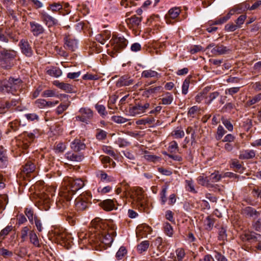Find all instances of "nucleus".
<instances>
[{
  "label": "nucleus",
  "instance_id": "1",
  "mask_svg": "<svg viewBox=\"0 0 261 261\" xmlns=\"http://www.w3.org/2000/svg\"><path fill=\"white\" fill-rule=\"evenodd\" d=\"M88 233L84 232L79 233L80 240L88 239L89 243L93 245L96 250H101L110 247L116 236L114 226L107 224L105 220L99 218L93 220Z\"/></svg>",
  "mask_w": 261,
  "mask_h": 261
},
{
  "label": "nucleus",
  "instance_id": "2",
  "mask_svg": "<svg viewBox=\"0 0 261 261\" xmlns=\"http://www.w3.org/2000/svg\"><path fill=\"white\" fill-rule=\"evenodd\" d=\"M65 187L63 188L60 192V198L58 201V204L64 203L63 206H68L72 196L79 190L82 189L85 185L84 181L80 178L74 179L67 177L64 180Z\"/></svg>",
  "mask_w": 261,
  "mask_h": 261
},
{
  "label": "nucleus",
  "instance_id": "3",
  "mask_svg": "<svg viewBox=\"0 0 261 261\" xmlns=\"http://www.w3.org/2000/svg\"><path fill=\"white\" fill-rule=\"evenodd\" d=\"M17 52L13 49H3L0 51V66L5 69H10L14 65Z\"/></svg>",
  "mask_w": 261,
  "mask_h": 261
},
{
  "label": "nucleus",
  "instance_id": "4",
  "mask_svg": "<svg viewBox=\"0 0 261 261\" xmlns=\"http://www.w3.org/2000/svg\"><path fill=\"white\" fill-rule=\"evenodd\" d=\"M91 195L90 192L81 194L75 200V206L77 211H83L87 208L91 203Z\"/></svg>",
  "mask_w": 261,
  "mask_h": 261
},
{
  "label": "nucleus",
  "instance_id": "5",
  "mask_svg": "<svg viewBox=\"0 0 261 261\" xmlns=\"http://www.w3.org/2000/svg\"><path fill=\"white\" fill-rule=\"evenodd\" d=\"M113 51L109 53L111 56L114 57L115 53L118 52L124 48L127 44V41L123 37H116L113 39Z\"/></svg>",
  "mask_w": 261,
  "mask_h": 261
},
{
  "label": "nucleus",
  "instance_id": "6",
  "mask_svg": "<svg viewBox=\"0 0 261 261\" xmlns=\"http://www.w3.org/2000/svg\"><path fill=\"white\" fill-rule=\"evenodd\" d=\"M149 103L148 102H139L135 106L129 109L128 112L131 116H135L141 115L146 112V110L149 107Z\"/></svg>",
  "mask_w": 261,
  "mask_h": 261
},
{
  "label": "nucleus",
  "instance_id": "7",
  "mask_svg": "<svg viewBox=\"0 0 261 261\" xmlns=\"http://www.w3.org/2000/svg\"><path fill=\"white\" fill-rule=\"evenodd\" d=\"M135 195V200L139 208L141 210H145L147 207V203L146 199L144 198V192L142 189L137 188L136 190Z\"/></svg>",
  "mask_w": 261,
  "mask_h": 261
},
{
  "label": "nucleus",
  "instance_id": "8",
  "mask_svg": "<svg viewBox=\"0 0 261 261\" xmlns=\"http://www.w3.org/2000/svg\"><path fill=\"white\" fill-rule=\"evenodd\" d=\"M80 115L77 116L75 118L76 120L88 123L89 121L93 117V112L87 108H82L79 110Z\"/></svg>",
  "mask_w": 261,
  "mask_h": 261
},
{
  "label": "nucleus",
  "instance_id": "9",
  "mask_svg": "<svg viewBox=\"0 0 261 261\" xmlns=\"http://www.w3.org/2000/svg\"><path fill=\"white\" fill-rule=\"evenodd\" d=\"M213 47L211 49V53L212 56H216L228 54L230 52V49L226 46L223 45L218 44L215 46L214 44H210L207 47L206 49H210Z\"/></svg>",
  "mask_w": 261,
  "mask_h": 261
},
{
  "label": "nucleus",
  "instance_id": "10",
  "mask_svg": "<svg viewBox=\"0 0 261 261\" xmlns=\"http://www.w3.org/2000/svg\"><path fill=\"white\" fill-rule=\"evenodd\" d=\"M55 233L56 236V239L61 244H65V245H66L67 244V245H70V244L72 242V238L71 234L68 233L66 231H61L59 230H56Z\"/></svg>",
  "mask_w": 261,
  "mask_h": 261
},
{
  "label": "nucleus",
  "instance_id": "11",
  "mask_svg": "<svg viewBox=\"0 0 261 261\" xmlns=\"http://www.w3.org/2000/svg\"><path fill=\"white\" fill-rule=\"evenodd\" d=\"M181 10L179 7H173L171 8L165 15L166 22L168 24H171L172 23L171 20L176 19L180 13Z\"/></svg>",
  "mask_w": 261,
  "mask_h": 261
},
{
  "label": "nucleus",
  "instance_id": "12",
  "mask_svg": "<svg viewBox=\"0 0 261 261\" xmlns=\"http://www.w3.org/2000/svg\"><path fill=\"white\" fill-rule=\"evenodd\" d=\"M249 3L247 1L234 6L229 11L231 15L240 14L248 10Z\"/></svg>",
  "mask_w": 261,
  "mask_h": 261
},
{
  "label": "nucleus",
  "instance_id": "13",
  "mask_svg": "<svg viewBox=\"0 0 261 261\" xmlns=\"http://www.w3.org/2000/svg\"><path fill=\"white\" fill-rule=\"evenodd\" d=\"M40 15L42 20L48 27H51L58 24V20L45 11L41 12Z\"/></svg>",
  "mask_w": 261,
  "mask_h": 261
},
{
  "label": "nucleus",
  "instance_id": "14",
  "mask_svg": "<svg viewBox=\"0 0 261 261\" xmlns=\"http://www.w3.org/2000/svg\"><path fill=\"white\" fill-rule=\"evenodd\" d=\"M21 52L27 57H31L33 55V49L29 43L25 39H22L19 43Z\"/></svg>",
  "mask_w": 261,
  "mask_h": 261
},
{
  "label": "nucleus",
  "instance_id": "15",
  "mask_svg": "<svg viewBox=\"0 0 261 261\" xmlns=\"http://www.w3.org/2000/svg\"><path fill=\"white\" fill-rule=\"evenodd\" d=\"M31 32L35 36H38L43 33L44 29L42 25L35 21L30 22Z\"/></svg>",
  "mask_w": 261,
  "mask_h": 261
},
{
  "label": "nucleus",
  "instance_id": "16",
  "mask_svg": "<svg viewBox=\"0 0 261 261\" xmlns=\"http://www.w3.org/2000/svg\"><path fill=\"white\" fill-rule=\"evenodd\" d=\"M242 214L246 218H256L260 215L259 212L250 206H247L243 209Z\"/></svg>",
  "mask_w": 261,
  "mask_h": 261
},
{
  "label": "nucleus",
  "instance_id": "17",
  "mask_svg": "<svg viewBox=\"0 0 261 261\" xmlns=\"http://www.w3.org/2000/svg\"><path fill=\"white\" fill-rule=\"evenodd\" d=\"M117 201L114 199H106L100 203V206L106 211H111L116 208L115 203Z\"/></svg>",
  "mask_w": 261,
  "mask_h": 261
},
{
  "label": "nucleus",
  "instance_id": "18",
  "mask_svg": "<svg viewBox=\"0 0 261 261\" xmlns=\"http://www.w3.org/2000/svg\"><path fill=\"white\" fill-rule=\"evenodd\" d=\"M35 135L33 133H24L23 134V140L22 141V147L26 149L28 148L30 144L35 139Z\"/></svg>",
  "mask_w": 261,
  "mask_h": 261
},
{
  "label": "nucleus",
  "instance_id": "19",
  "mask_svg": "<svg viewBox=\"0 0 261 261\" xmlns=\"http://www.w3.org/2000/svg\"><path fill=\"white\" fill-rule=\"evenodd\" d=\"M35 135L33 133H24L23 134V140L22 141V147L26 149L28 148L30 144L35 139Z\"/></svg>",
  "mask_w": 261,
  "mask_h": 261
},
{
  "label": "nucleus",
  "instance_id": "20",
  "mask_svg": "<svg viewBox=\"0 0 261 261\" xmlns=\"http://www.w3.org/2000/svg\"><path fill=\"white\" fill-rule=\"evenodd\" d=\"M70 147L74 151L78 152L86 148L85 144L80 139H75L70 144Z\"/></svg>",
  "mask_w": 261,
  "mask_h": 261
},
{
  "label": "nucleus",
  "instance_id": "21",
  "mask_svg": "<svg viewBox=\"0 0 261 261\" xmlns=\"http://www.w3.org/2000/svg\"><path fill=\"white\" fill-rule=\"evenodd\" d=\"M38 206L40 209L47 211L50 207V200L47 195H44L38 201Z\"/></svg>",
  "mask_w": 261,
  "mask_h": 261
},
{
  "label": "nucleus",
  "instance_id": "22",
  "mask_svg": "<svg viewBox=\"0 0 261 261\" xmlns=\"http://www.w3.org/2000/svg\"><path fill=\"white\" fill-rule=\"evenodd\" d=\"M29 240L30 243L35 247L40 248L42 246V243H41L38 236L33 230L30 232Z\"/></svg>",
  "mask_w": 261,
  "mask_h": 261
},
{
  "label": "nucleus",
  "instance_id": "23",
  "mask_svg": "<svg viewBox=\"0 0 261 261\" xmlns=\"http://www.w3.org/2000/svg\"><path fill=\"white\" fill-rule=\"evenodd\" d=\"M14 83H0V92L9 93L13 91Z\"/></svg>",
  "mask_w": 261,
  "mask_h": 261
},
{
  "label": "nucleus",
  "instance_id": "24",
  "mask_svg": "<svg viewBox=\"0 0 261 261\" xmlns=\"http://www.w3.org/2000/svg\"><path fill=\"white\" fill-rule=\"evenodd\" d=\"M65 156L68 160L74 162H81L84 158V155L81 153H74L71 152H67Z\"/></svg>",
  "mask_w": 261,
  "mask_h": 261
},
{
  "label": "nucleus",
  "instance_id": "25",
  "mask_svg": "<svg viewBox=\"0 0 261 261\" xmlns=\"http://www.w3.org/2000/svg\"><path fill=\"white\" fill-rule=\"evenodd\" d=\"M55 85L66 92H74L75 91L73 86L68 83H56Z\"/></svg>",
  "mask_w": 261,
  "mask_h": 261
},
{
  "label": "nucleus",
  "instance_id": "26",
  "mask_svg": "<svg viewBox=\"0 0 261 261\" xmlns=\"http://www.w3.org/2000/svg\"><path fill=\"white\" fill-rule=\"evenodd\" d=\"M65 41V45L68 49L74 51L77 48V41L75 39L66 37Z\"/></svg>",
  "mask_w": 261,
  "mask_h": 261
},
{
  "label": "nucleus",
  "instance_id": "27",
  "mask_svg": "<svg viewBox=\"0 0 261 261\" xmlns=\"http://www.w3.org/2000/svg\"><path fill=\"white\" fill-rule=\"evenodd\" d=\"M110 37V32L106 30L102 33L98 34L96 37V40L101 44H104L106 41L109 39Z\"/></svg>",
  "mask_w": 261,
  "mask_h": 261
},
{
  "label": "nucleus",
  "instance_id": "28",
  "mask_svg": "<svg viewBox=\"0 0 261 261\" xmlns=\"http://www.w3.org/2000/svg\"><path fill=\"white\" fill-rule=\"evenodd\" d=\"M255 152L252 150H244L240 152L239 158L240 159H250L255 156Z\"/></svg>",
  "mask_w": 261,
  "mask_h": 261
},
{
  "label": "nucleus",
  "instance_id": "29",
  "mask_svg": "<svg viewBox=\"0 0 261 261\" xmlns=\"http://www.w3.org/2000/svg\"><path fill=\"white\" fill-rule=\"evenodd\" d=\"M197 180L198 183L202 186L206 187L208 188H213L214 187V185L210 182V179H208L207 177L199 176Z\"/></svg>",
  "mask_w": 261,
  "mask_h": 261
},
{
  "label": "nucleus",
  "instance_id": "30",
  "mask_svg": "<svg viewBox=\"0 0 261 261\" xmlns=\"http://www.w3.org/2000/svg\"><path fill=\"white\" fill-rule=\"evenodd\" d=\"M150 245L149 241L146 240L141 242L137 246V250L139 253L141 254L147 250Z\"/></svg>",
  "mask_w": 261,
  "mask_h": 261
},
{
  "label": "nucleus",
  "instance_id": "31",
  "mask_svg": "<svg viewBox=\"0 0 261 261\" xmlns=\"http://www.w3.org/2000/svg\"><path fill=\"white\" fill-rule=\"evenodd\" d=\"M96 176L101 181H111V179L108 174L102 170H98L95 172Z\"/></svg>",
  "mask_w": 261,
  "mask_h": 261
},
{
  "label": "nucleus",
  "instance_id": "32",
  "mask_svg": "<svg viewBox=\"0 0 261 261\" xmlns=\"http://www.w3.org/2000/svg\"><path fill=\"white\" fill-rule=\"evenodd\" d=\"M141 21L142 18L141 17H137L136 15H134L126 20L127 23L130 24L132 27L138 26Z\"/></svg>",
  "mask_w": 261,
  "mask_h": 261
},
{
  "label": "nucleus",
  "instance_id": "33",
  "mask_svg": "<svg viewBox=\"0 0 261 261\" xmlns=\"http://www.w3.org/2000/svg\"><path fill=\"white\" fill-rule=\"evenodd\" d=\"M247 2L249 3L248 10L250 11L257 10L261 6L260 0H248Z\"/></svg>",
  "mask_w": 261,
  "mask_h": 261
},
{
  "label": "nucleus",
  "instance_id": "34",
  "mask_svg": "<svg viewBox=\"0 0 261 261\" xmlns=\"http://www.w3.org/2000/svg\"><path fill=\"white\" fill-rule=\"evenodd\" d=\"M215 221V218L211 216H207L204 220L205 228L208 231L211 230L213 228Z\"/></svg>",
  "mask_w": 261,
  "mask_h": 261
},
{
  "label": "nucleus",
  "instance_id": "35",
  "mask_svg": "<svg viewBox=\"0 0 261 261\" xmlns=\"http://www.w3.org/2000/svg\"><path fill=\"white\" fill-rule=\"evenodd\" d=\"M8 163V160L6 153L0 148V168L6 167Z\"/></svg>",
  "mask_w": 261,
  "mask_h": 261
},
{
  "label": "nucleus",
  "instance_id": "36",
  "mask_svg": "<svg viewBox=\"0 0 261 261\" xmlns=\"http://www.w3.org/2000/svg\"><path fill=\"white\" fill-rule=\"evenodd\" d=\"M231 16L232 15H231V13H230V12H229L225 16L218 18L214 21L210 22V23L211 25L221 24L226 22L230 18Z\"/></svg>",
  "mask_w": 261,
  "mask_h": 261
},
{
  "label": "nucleus",
  "instance_id": "37",
  "mask_svg": "<svg viewBox=\"0 0 261 261\" xmlns=\"http://www.w3.org/2000/svg\"><path fill=\"white\" fill-rule=\"evenodd\" d=\"M176 256L175 257L176 258L175 260L177 261H183V259L186 257V252L185 250L182 248H178L175 250Z\"/></svg>",
  "mask_w": 261,
  "mask_h": 261
},
{
  "label": "nucleus",
  "instance_id": "38",
  "mask_svg": "<svg viewBox=\"0 0 261 261\" xmlns=\"http://www.w3.org/2000/svg\"><path fill=\"white\" fill-rule=\"evenodd\" d=\"M168 190L167 186H164L162 187V190L160 193V198L162 205H165L167 198V192Z\"/></svg>",
  "mask_w": 261,
  "mask_h": 261
},
{
  "label": "nucleus",
  "instance_id": "39",
  "mask_svg": "<svg viewBox=\"0 0 261 261\" xmlns=\"http://www.w3.org/2000/svg\"><path fill=\"white\" fill-rule=\"evenodd\" d=\"M31 231L28 226H24L22 227L20 230V238L21 242H24L26 241L28 237H29V233Z\"/></svg>",
  "mask_w": 261,
  "mask_h": 261
},
{
  "label": "nucleus",
  "instance_id": "40",
  "mask_svg": "<svg viewBox=\"0 0 261 261\" xmlns=\"http://www.w3.org/2000/svg\"><path fill=\"white\" fill-rule=\"evenodd\" d=\"M35 169V166L31 162H28L24 165L23 172L27 175L33 172Z\"/></svg>",
  "mask_w": 261,
  "mask_h": 261
},
{
  "label": "nucleus",
  "instance_id": "41",
  "mask_svg": "<svg viewBox=\"0 0 261 261\" xmlns=\"http://www.w3.org/2000/svg\"><path fill=\"white\" fill-rule=\"evenodd\" d=\"M261 100V93H259L252 97L246 102V107H250L251 106L259 102Z\"/></svg>",
  "mask_w": 261,
  "mask_h": 261
},
{
  "label": "nucleus",
  "instance_id": "42",
  "mask_svg": "<svg viewBox=\"0 0 261 261\" xmlns=\"http://www.w3.org/2000/svg\"><path fill=\"white\" fill-rule=\"evenodd\" d=\"M47 73L48 75L58 77L62 74L61 70L57 67H52L47 70Z\"/></svg>",
  "mask_w": 261,
  "mask_h": 261
},
{
  "label": "nucleus",
  "instance_id": "43",
  "mask_svg": "<svg viewBox=\"0 0 261 261\" xmlns=\"http://www.w3.org/2000/svg\"><path fill=\"white\" fill-rule=\"evenodd\" d=\"M66 149V144L64 142H57L54 147V150L56 153H62Z\"/></svg>",
  "mask_w": 261,
  "mask_h": 261
},
{
  "label": "nucleus",
  "instance_id": "44",
  "mask_svg": "<svg viewBox=\"0 0 261 261\" xmlns=\"http://www.w3.org/2000/svg\"><path fill=\"white\" fill-rule=\"evenodd\" d=\"M127 251L124 246H121L116 254V257L118 260L122 259L126 255Z\"/></svg>",
  "mask_w": 261,
  "mask_h": 261
},
{
  "label": "nucleus",
  "instance_id": "45",
  "mask_svg": "<svg viewBox=\"0 0 261 261\" xmlns=\"http://www.w3.org/2000/svg\"><path fill=\"white\" fill-rule=\"evenodd\" d=\"M12 105L7 101H0V114L5 113Z\"/></svg>",
  "mask_w": 261,
  "mask_h": 261
},
{
  "label": "nucleus",
  "instance_id": "46",
  "mask_svg": "<svg viewBox=\"0 0 261 261\" xmlns=\"http://www.w3.org/2000/svg\"><path fill=\"white\" fill-rule=\"evenodd\" d=\"M63 8L62 5L60 3H54L49 5L47 7L48 10H50L53 12H58Z\"/></svg>",
  "mask_w": 261,
  "mask_h": 261
},
{
  "label": "nucleus",
  "instance_id": "47",
  "mask_svg": "<svg viewBox=\"0 0 261 261\" xmlns=\"http://www.w3.org/2000/svg\"><path fill=\"white\" fill-rule=\"evenodd\" d=\"M24 213L28 217L30 223L33 224L34 219V212L32 208L27 207L25 208Z\"/></svg>",
  "mask_w": 261,
  "mask_h": 261
},
{
  "label": "nucleus",
  "instance_id": "48",
  "mask_svg": "<svg viewBox=\"0 0 261 261\" xmlns=\"http://www.w3.org/2000/svg\"><path fill=\"white\" fill-rule=\"evenodd\" d=\"M12 229L13 226L12 225L7 226L0 232V238L2 240L5 239L6 237L12 230Z\"/></svg>",
  "mask_w": 261,
  "mask_h": 261
},
{
  "label": "nucleus",
  "instance_id": "49",
  "mask_svg": "<svg viewBox=\"0 0 261 261\" xmlns=\"http://www.w3.org/2000/svg\"><path fill=\"white\" fill-rule=\"evenodd\" d=\"M142 75L146 78L157 77L158 73L157 72L152 70H146L143 71Z\"/></svg>",
  "mask_w": 261,
  "mask_h": 261
},
{
  "label": "nucleus",
  "instance_id": "50",
  "mask_svg": "<svg viewBox=\"0 0 261 261\" xmlns=\"http://www.w3.org/2000/svg\"><path fill=\"white\" fill-rule=\"evenodd\" d=\"M185 182L186 188L188 191L194 193H197L194 187V181L192 179L186 180Z\"/></svg>",
  "mask_w": 261,
  "mask_h": 261
},
{
  "label": "nucleus",
  "instance_id": "51",
  "mask_svg": "<svg viewBox=\"0 0 261 261\" xmlns=\"http://www.w3.org/2000/svg\"><path fill=\"white\" fill-rule=\"evenodd\" d=\"M48 103L51 105V103L47 102V101L44 99H38L35 101V106L40 109H43L47 107V104Z\"/></svg>",
  "mask_w": 261,
  "mask_h": 261
},
{
  "label": "nucleus",
  "instance_id": "52",
  "mask_svg": "<svg viewBox=\"0 0 261 261\" xmlns=\"http://www.w3.org/2000/svg\"><path fill=\"white\" fill-rule=\"evenodd\" d=\"M13 255L12 251H9L4 247L0 248V256L6 258L12 257Z\"/></svg>",
  "mask_w": 261,
  "mask_h": 261
},
{
  "label": "nucleus",
  "instance_id": "53",
  "mask_svg": "<svg viewBox=\"0 0 261 261\" xmlns=\"http://www.w3.org/2000/svg\"><path fill=\"white\" fill-rule=\"evenodd\" d=\"M111 119L115 123L119 124L124 123L128 121V119L120 116H113L112 117Z\"/></svg>",
  "mask_w": 261,
  "mask_h": 261
},
{
  "label": "nucleus",
  "instance_id": "54",
  "mask_svg": "<svg viewBox=\"0 0 261 261\" xmlns=\"http://www.w3.org/2000/svg\"><path fill=\"white\" fill-rule=\"evenodd\" d=\"M173 100V96L172 94L167 93L165 96L162 98V101L163 105H170Z\"/></svg>",
  "mask_w": 261,
  "mask_h": 261
},
{
  "label": "nucleus",
  "instance_id": "55",
  "mask_svg": "<svg viewBox=\"0 0 261 261\" xmlns=\"http://www.w3.org/2000/svg\"><path fill=\"white\" fill-rule=\"evenodd\" d=\"M168 150L171 153H176L178 151V146L177 142L175 141L171 142L168 147Z\"/></svg>",
  "mask_w": 261,
  "mask_h": 261
},
{
  "label": "nucleus",
  "instance_id": "56",
  "mask_svg": "<svg viewBox=\"0 0 261 261\" xmlns=\"http://www.w3.org/2000/svg\"><path fill=\"white\" fill-rule=\"evenodd\" d=\"M246 18V15H241L236 20L235 23L239 28H242V26L244 24Z\"/></svg>",
  "mask_w": 261,
  "mask_h": 261
},
{
  "label": "nucleus",
  "instance_id": "57",
  "mask_svg": "<svg viewBox=\"0 0 261 261\" xmlns=\"http://www.w3.org/2000/svg\"><path fill=\"white\" fill-rule=\"evenodd\" d=\"M222 176L219 174V172L218 171H215V172L211 174L210 181L211 180L214 182H218L220 180Z\"/></svg>",
  "mask_w": 261,
  "mask_h": 261
},
{
  "label": "nucleus",
  "instance_id": "58",
  "mask_svg": "<svg viewBox=\"0 0 261 261\" xmlns=\"http://www.w3.org/2000/svg\"><path fill=\"white\" fill-rule=\"evenodd\" d=\"M222 122L225 127L230 132H232L233 129V126L230 121L224 118H222Z\"/></svg>",
  "mask_w": 261,
  "mask_h": 261
},
{
  "label": "nucleus",
  "instance_id": "59",
  "mask_svg": "<svg viewBox=\"0 0 261 261\" xmlns=\"http://www.w3.org/2000/svg\"><path fill=\"white\" fill-rule=\"evenodd\" d=\"M83 80H90V81H96L99 80V77L96 74H92L91 73H87L83 75L82 77Z\"/></svg>",
  "mask_w": 261,
  "mask_h": 261
},
{
  "label": "nucleus",
  "instance_id": "60",
  "mask_svg": "<svg viewBox=\"0 0 261 261\" xmlns=\"http://www.w3.org/2000/svg\"><path fill=\"white\" fill-rule=\"evenodd\" d=\"M154 243L155 246H157V248L159 250L164 251V248L162 245L163 244V239L161 237H158L156 238L154 241Z\"/></svg>",
  "mask_w": 261,
  "mask_h": 261
},
{
  "label": "nucleus",
  "instance_id": "61",
  "mask_svg": "<svg viewBox=\"0 0 261 261\" xmlns=\"http://www.w3.org/2000/svg\"><path fill=\"white\" fill-rule=\"evenodd\" d=\"M128 76L127 75H124L123 76H120L119 75H115V76H113L110 80V82L113 80H115V82H126L128 79Z\"/></svg>",
  "mask_w": 261,
  "mask_h": 261
},
{
  "label": "nucleus",
  "instance_id": "62",
  "mask_svg": "<svg viewBox=\"0 0 261 261\" xmlns=\"http://www.w3.org/2000/svg\"><path fill=\"white\" fill-rule=\"evenodd\" d=\"M172 135L174 136L175 138H181L184 137L185 133L181 129L177 128L172 133Z\"/></svg>",
  "mask_w": 261,
  "mask_h": 261
},
{
  "label": "nucleus",
  "instance_id": "63",
  "mask_svg": "<svg viewBox=\"0 0 261 261\" xmlns=\"http://www.w3.org/2000/svg\"><path fill=\"white\" fill-rule=\"evenodd\" d=\"M68 103H61L56 109V112L58 115L62 114L68 107Z\"/></svg>",
  "mask_w": 261,
  "mask_h": 261
},
{
  "label": "nucleus",
  "instance_id": "64",
  "mask_svg": "<svg viewBox=\"0 0 261 261\" xmlns=\"http://www.w3.org/2000/svg\"><path fill=\"white\" fill-rule=\"evenodd\" d=\"M253 228L258 231H261V218H258L257 220L253 222L252 224Z\"/></svg>",
  "mask_w": 261,
  "mask_h": 261
}]
</instances>
